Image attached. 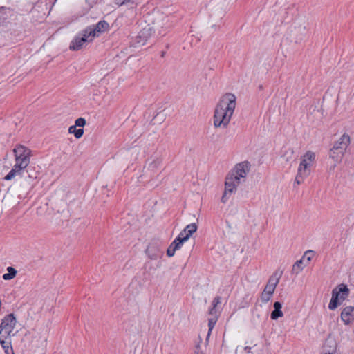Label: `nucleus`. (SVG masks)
Segmentation results:
<instances>
[{
	"label": "nucleus",
	"instance_id": "0eeeda50",
	"mask_svg": "<svg viewBox=\"0 0 354 354\" xmlns=\"http://www.w3.org/2000/svg\"><path fill=\"white\" fill-rule=\"evenodd\" d=\"M109 28V24L104 21H99L96 25L90 26L85 29V32L88 35H91V39L99 37V35L108 30Z\"/></svg>",
	"mask_w": 354,
	"mask_h": 354
},
{
	"label": "nucleus",
	"instance_id": "1a4fd4ad",
	"mask_svg": "<svg viewBox=\"0 0 354 354\" xmlns=\"http://www.w3.org/2000/svg\"><path fill=\"white\" fill-rule=\"evenodd\" d=\"M250 171V164L248 162H242L237 164L234 169L230 173L234 174L235 176L245 180L248 173Z\"/></svg>",
	"mask_w": 354,
	"mask_h": 354
},
{
	"label": "nucleus",
	"instance_id": "9b49d317",
	"mask_svg": "<svg viewBox=\"0 0 354 354\" xmlns=\"http://www.w3.org/2000/svg\"><path fill=\"white\" fill-rule=\"evenodd\" d=\"M146 254L151 259H157L162 255V252L157 244L152 243L146 249Z\"/></svg>",
	"mask_w": 354,
	"mask_h": 354
},
{
	"label": "nucleus",
	"instance_id": "4be33fe9",
	"mask_svg": "<svg viewBox=\"0 0 354 354\" xmlns=\"http://www.w3.org/2000/svg\"><path fill=\"white\" fill-rule=\"evenodd\" d=\"M314 256V252L313 250H307L304 254L303 257H301V260H303V262L304 263V266H306L308 265L311 259H313Z\"/></svg>",
	"mask_w": 354,
	"mask_h": 354
},
{
	"label": "nucleus",
	"instance_id": "6ab92c4d",
	"mask_svg": "<svg viewBox=\"0 0 354 354\" xmlns=\"http://www.w3.org/2000/svg\"><path fill=\"white\" fill-rule=\"evenodd\" d=\"M162 162V160L159 158H156L151 160L147 165V169L154 173L159 168Z\"/></svg>",
	"mask_w": 354,
	"mask_h": 354
},
{
	"label": "nucleus",
	"instance_id": "4468645a",
	"mask_svg": "<svg viewBox=\"0 0 354 354\" xmlns=\"http://www.w3.org/2000/svg\"><path fill=\"white\" fill-rule=\"evenodd\" d=\"M337 344L336 342L332 338L326 339L323 346L324 354H334L336 351Z\"/></svg>",
	"mask_w": 354,
	"mask_h": 354
},
{
	"label": "nucleus",
	"instance_id": "7ed1b4c3",
	"mask_svg": "<svg viewBox=\"0 0 354 354\" xmlns=\"http://www.w3.org/2000/svg\"><path fill=\"white\" fill-rule=\"evenodd\" d=\"M350 142V136L347 133H344L339 139L334 143L333 148L330 149V158L336 162H340Z\"/></svg>",
	"mask_w": 354,
	"mask_h": 354
},
{
	"label": "nucleus",
	"instance_id": "2f4dec72",
	"mask_svg": "<svg viewBox=\"0 0 354 354\" xmlns=\"http://www.w3.org/2000/svg\"><path fill=\"white\" fill-rule=\"evenodd\" d=\"M195 354H203V353L200 349L199 344L196 345V346Z\"/></svg>",
	"mask_w": 354,
	"mask_h": 354
},
{
	"label": "nucleus",
	"instance_id": "f257e3e1",
	"mask_svg": "<svg viewBox=\"0 0 354 354\" xmlns=\"http://www.w3.org/2000/svg\"><path fill=\"white\" fill-rule=\"evenodd\" d=\"M236 96L230 93L221 97L214 115V125L216 128L227 127L236 107Z\"/></svg>",
	"mask_w": 354,
	"mask_h": 354
},
{
	"label": "nucleus",
	"instance_id": "39448f33",
	"mask_svg": "<svg viewBox=\"0 0 354 354\" xmlns=\"http://www.w3.org/2000/svg\"><path fill=\"white\" fill-rule=\"evenodd\" d=\"M16 324L17 320L14 314L10 313L5 316L0 324V339L11 338L15 336V333H13V330Z\"/></svg>",
	"mask_w": 354,
	"mask_h": 354
},
{
	"label": "nucleus",
	"instance_id": "9d476101",
	"mask_svg": "<svg viewBox=\"0 0 354 354\" xmlns=\"http://www.w3.org/2000/svg\"><path fill=\"white\" fill-rule=\"evenodd\" d=\"M341 319L344 324L348 325L354 321V307L346 306L341 313Z\"/></svg>",
	"mask_w": 354,
	"mask_h": 354
},
{
	"label": "nucleus",
	"instance_id": "c85d7f7f",
	"mask_svg": "<svg viewBox=\"0 0 354 354\" xmlns=\"http://www.w3.org/2000/svg\"><path fill=\"white\" fill-rule=\"evenodd\" d=\"M86 124V120L84 118H79L75 122V125L79 127H83Z\"/></svg>",
	"mask_w": 354,
	"mask_h": 354
},
{
	"label": "nucleus",
	"instance_id": "5701e85b",
	"mask_svg": "<svg viewBox=\"0 0 354 354\" xmlns=\"http://www.w3.org/2000/svg\"><path fill=\"white\" fill-rule=\"evenodd\" d=\"M304 267L305 266L303 260L300 259L294 263L292 271L293 273L297 274L304 269Z\"/></svg>",
	"mask_w": 354,
	"mask_h": 354
},
{
	"label": "nucleus",
	"instance_id": "aec40b11",
	"mask_svg": "<svg viewBox=\"0 0 354 354\" xmlns=\"http://www.w3.org/2000/svg\"><path fill=\"white\" fill-rule=\"evenodd\" d=\"M274 292V289H263V291L261 296V299L262 302L267 303L272 297Z\"/></svg>",
	"mask_w": 354,
	"mask_h": 354
},
{
	"label": "nucleus",
	"instance_id": "f03ea898",
	"mask_svg": "<svg viewBox=\"0 0 354 354\" xmlns=\"http://www.w3.org/2000/svg\"><path fill=\"white\" fill-rule=\"evenodd\" d=\"M31 152V150L24 145H16L13 149L15 164L9 173L4 177V180H12L17 175H19L21 171L28 167L32 156Z\"/></svg>",
	"mask_w": 354,
	"mask_h": 354
},
{
	"label": "nucleus",
	"instance_id": "412c9836",
	"mask_svg": "<svg viewBox=\"0 0 354 354\" xmlns=\"http://www.w3.org/2000/svg\"><path fill=\"white\" fill-rule=\"evenodd\" d=\"M68 133L73 134L74 136L76 138H80L83 133H84V129H77L76 125H72L68 129Z\"/></svg>",
	"mask_w": 354,
	"mask_h": 354
},
{
	"label": "nucleus",
	"instance_id": "b1692460",
	"mask_svg": "<svg viewBox=\"0 0 354 354\" xmlns=\"http://www.w3.org/2000/svg\"><path fill=\"white\" fill-rule=\"evenodd\" d=\"M7 271L8 273L4 274L2 277L4 280H10L17 274V270L12 267H8Z\"/></svg>",
	"mask_w": 354,
	"mask_h": 354
},
{
	"label": "nucleus",
	"instance_id": "f3484780",
	"mask_svg": "<svg viewBox=\"0 0 354 354\" xmlns=\"http://www.w3.org/2000/svg\"><path fill=\"white\" fill-rule=\"evenodd\" d=\"M339 297V295H337V289H333L332 292V297L328 305V308L330 310H333L336 309L337 306L342 304Z\"/></svg>",
	"mask_w": 354,
	"mask_h": 354
},
{
	"label": "nucleus",
	"instance_id": "bb28decb",
	"mask_svg": "<svg viewBox=\"0 0 354 354\" xmlns=\"http://www.w3.org/2000/svg\"><path fill=\"white\" fill-rule=\"evenodd\" d=\"M349 290L350 289H339V291H337V295H339V298L341 303H342L348 296Z\"/></svg>",
	"mask_w": 354,
	"mask_h": 354
},
{
	"label": "nucleus",
	"instance_id": "2eb2a0df",
	"mask_svg": "<svg viewBox=\"0 0 354 354\" xmlns=\"http://www.w3.org/2000/svg\"><path fill=\"white\" fill-rule=\"evenodd\" d=\"M197 228L198 227L196 223L189 224L178 235L187 241L192 236V235L197 230Z\"/></svg>",
	"mask_w": 354,
	"mask_h": 354
},
{
	"label": "nucleus",
	"instance_id": "c756f323",
	"mask_svg": "<svg viewBox=\"0 0 354 354\" xmlns=\"http://www.w3.org/2000/svg\"><path fill=\"white\" fill-rule=\"evenodd\" d=\"M306 178L304 176H299V174H297V176H296V178H295V182H294V185H300L303 181Z\"/></svg>",
	"mask_w": 354,
	"mask_h": 354
},
{
	"label": "nucleus",
	"instance_id": "72a5a7b5",
	"mask_svg": "<svg viewBox=\"0 0 354 354\" xmlns=\"http://www.w3.org/2000/svg\"><path fill=\"white\" fill-rule=\"evenodd\" d=\"M337 288H347V286H346V285H344V284L342 283V284L338 285Z\"/></svg>",
	"mask_w": 354,
	"mask_h": 354
},
{
	"label": "nucleus",
	"instance_id": "423d86ee",
	"mask_svg": "<svg viewBox=\"0 0 354 354\" xmlns=\"http://www.w3.org/2000/svg\"><path fill=\"white\" fill-rule=\"evenodd\" d=\"M315 158V153L307 151L301 158V162L297 169L299 176L308 177L310 174V167Z\"/></svg>",
	"mask_w": 354,
	"mask_h": 354
},
{
	"label": "nucleus",
	"instance_id": "a211bd4d",
	"mask_svg": "<svg viewBox=\"0 0 354 354\" xmlns=\"http://www.w3.org/2000/svg\"><path fill=\"white\" fill-rule=\"evenodd\" d=\"M151 30L150 27H146L143 28L139 33L138 37L140 40H139L138 42L142 43V44L144 45L147 38L151 35Z\"/></svg>",
	"mask_w": 354,
	"mask_h": 354
},
{
	"label": "nucleus",
	"instance_id": "393cba45",
	"mask_svg": "<svg viewBox=\"0 0 354 354\" xmlns=\"http://www.w3.org/2000/svg\"><path fill=\"white\" fill-rule=\"evenodd\" d=\"M185 241H186L184 240V239L178 235L171 243V245L174 248V250H177L181 248Z\"/></svg>",
	"mask_w": 354,
	"mask_h": 354
},
{
	"label": "nucleus",
	"instance_id": "f8f14e48",
	"mask_svg": "<svg viewBox=\"0 0 354 354\" xmlns=\"http://www.w3.org/2000/svg\"><path fill=\"white\" fill-rule=\"evenodd\" d=\"M221 304V297L217 296L216 297L212 302V306L208 310V313L211 317H217L218 318V315L221 313V308L218 306L219 304Z\"/></svg>",
	"mask_w": 354,
	"mask_h": 354
},
{
	"label": "nucleus",
	"instance_id": "a878e982",
	"mask_svg": "<svg viewBox=\"0 0 354 354\" xmlns=\"http://www.w3.org/2000/svg\"><path fill=\"white\" fill-rule=\"evenodd\" d=\"M218 318L217 317H211L208 319V327H209V331L207 335V340L208 339L209 336L210 335V333L212 330H213L214 327L215 326L216 322H217Z\"/></svg>",
	"mask_w": 354,
	"mask_h": 354
},
{
	"label": "nucleus",
	"instance_id": "cd10ccee",
	"mask_svg": "<svg viewBox=\"0 0 354 354\" xmlns=\"http://www.w3.org/2000/svg\"><path fill=\"white\" fill-rule=\"evenodd\" d=\"M0 344L4 351L12 347V342L10 338L1 339Z\"/></svg>",
	"mask_w": 354,
	"mask_h": 354
},
{
	"label": "nucleus",
	"instance_id": "ddd939ff",
	"mask_svg": "<svg viewBox=\"0 0 354 354\" xmlns=\"http://www.w3.org/2000/svg\"><path fill=\"white\" fill-rule=\"evenodd\" d=\"M282 274V270L279 269L275 270L269 278L266 288H276L279 282V279H281Z\"/></svg>",
	"mask_w": 354,
	"mask_h": 354
},
{
	"label": "nucleus",
	"instance_id": "20e7f679",
	"mask_svg": "<svg viewBox=\"0 0 354 354\" xmlns=\"http://www.w3.org/2000/svg\"><path fill=\"white\" fill-rule=\"evenodd\" d=\"M244 180L230 172L225 178V190L221 198L222 203H225L228 201L230 196L236 191L239 185Z\"/></svg>",
	"mask_w": 354,
	"mask_h": 354
},
{
	"label": "nucleus",
	"instance_id": "473e14b6",
	"mask_svg": "<svg viewBox=\"0 0 354 354\" xmlns=\"http://www.w3.org/2000/svg\"><path fill=\"white\" fill-rule=\"evenodd\" d=\"M6 354H15L12 347H10V348L7 349L4 351Z\"/></svg>",
	"mask_w": 354,
	"mask_h": 354
},
{
	"label": "nucleus",
	"instance_id": "6e6552de",
	"mask_svg": "<svg viewBox=\"0 0 354 354\" xmlns=\"http://www.w3.org/2000/svg\"><path fill=\"white\" fill-rule=\"evenodd\" d=\"M93 40L91 35H88L85 32V30H83L82 34L76 36L71 42L69 48L72 50H80L86 43L90 42Z\"/></svg>",
	"mask_w": 354,
	"mask_h": 354
},
{
	"label": "nucleus",
	"instance_id": "dca6fc26",
	"mask_svg": "<svg viewBox=\"0 0 354 354\" xmlns=\"http://www.w3.org/2000/svg\"><path fill=\"white\" fill-rule=\"evenodd\" d=\"M274 310L271 313L270 317L273 320H276L279 317L283 316V313L281 311L282 305L279 301H275L274 303Z\"/></svg>",
	"mask_w": 354,
	"mask_h": 354
},
{
	"label": "nucleus",
	"instance_id": "f704fd0d",
	"mask_svg": "<svg viewBox=\"0 0 354 354\" xmlns=\"http://www.w3.org/2000/svg\"><path fill=\"white\" fill-rule=\"evenodd\" d=\"M336 165L335 164L333 166V169H334Z\"/></svg>",
	"mask_w": 354,
	"mask_h": 354
},
{
	"label": "nucleus",
	"instance_id": "7c9ffc66",
	"mask_svg": "<svg viewBox=\"0 0 354 354\" xmlns=\"http://www.w3.org/2000/svg\"><path fill=\"white\" fill-rule=\"evenodd\" d=\"M176 251V250H174V248L170 245L169 246V248H167V256H169L170 257H173Z\"/></svg>",
	"mask_w": 354,
	"mask_h": 354
}]
</instances>
